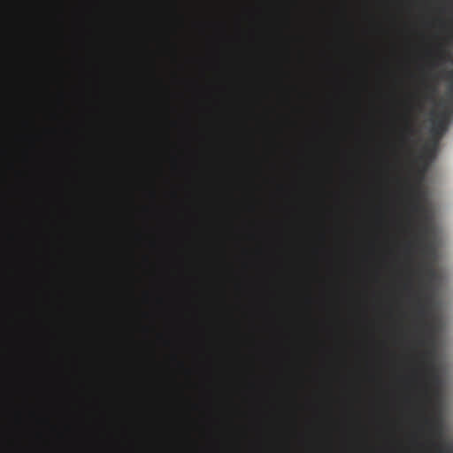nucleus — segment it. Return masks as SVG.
Masks as SVG:
<instances>
[{"instance_id":"f257e3e1","label":"nucleus","mask_w":453,"mask_h":453,"mask_svg":"<svg viewBox=\"0 0 453 453\" xmlns=\"http://www.w3.org/2000/svg\"><path fill=\"white\" fill-rule=\"evenodd\" d=\"M412 209L416 212H418L423 218V222L419 225L418 228L422 255L427 260V263H435L437 258V245L434 236V228L430 223L428 211L426 206L420 203H414Z\"/></svg>"},{"instance_id":"f03ea898","label":"nucleus","mask_w":453,"mask_h":453,"mask_svg":"<svg viewBox=\"0 0 453 453\" xmlns=\"http://www.w3.org/2000/svg\"><path fill=\"white\" fill-rule=\"evenodd\" d=\"M447 80L449 83L443 98L436 100L438 87L436 84L430 83L426 85V98L441 109H447L453 113V70L447 73Z\"/></svg>"},{"instance_id":"7ed1b4c3","label":"nucleus","mask_w":453,"mask_h":453,"mask_svg":"<svg viewBox=\"0 0 453 453\" xmlns=\"http://www.w3.org/2000/svg\"><path fill=\"white\" fill-rule=\"evenodd\" d=\"M452 112L445 109H433L431 111V128L430 133L434 140V146L437 145L439 140L442 137L448 129L449 119Z\"/></svg>"},{"instance_id":"20e7f679","label":"nucleus","mask_w":453,"mask_h":453,"mask_svg":"<svg viewBox=\"0 0 453 453\" xmlns=\"http://www.w3.org/2000/svg\"><path fill=\"white\" fill-rule=\"evenodd\" d=\"M433 301V296L430 294H426L423 301H418V313L422 317H426L430 312V306Z\"/></svg>"},{"instance_id":"39448f33","label":"nucleus","mask_w":453,"mask_h":453,"mask_svg":"<svg viewBox=\"0 0 453 453\" xmlns=\"http://www.w3.org/2000/svg\"><path fill=\"white\" fill-rule=\"evenodd\" d=\"M434 263L433 262L426 263L424 266V273L427 280V287H429L430 284H432V282L434 281L437 278V272L434 266Z\"/></svg>"},{"instance_id":"423d86ee","label":"nucleus","mask_w":453,"mask_h":453,"mask_svg":"<svg viewBox=\"0 0 453 453\" xmlns=\"http://www.w3.org/2000/svg\"><path fill=\"white\" fill-rule=\"evenodd\" d=\"M428 376L430 378L431 382L434 385H438L439 384V382H440V376H439L438 371H437L436 367L434 365V364H431L429 365Z\"/></svg>"},{"instance_id":"0eeeda50","label":"nucleus","mask_w":453,"mask_h":453,"mask_svg":"<svg viewBox=\"0 0 453 453\" xmlns=\"http://www.w3.org/2000/svg\"><path fill=\"white\" fill-rule=\"evenodd\" d=\"M429 426H430L431 430L433 431V433L435 435H441V434L442 426H441V422L438 418H434L433 420H430L429 421Z\"/></svg>"},{"instance_id":"6e6552de","label":"nucleus","mask_w":453,"mask_h":453,"mask_svg":"<svg viewBox=\"0 0 453 453\" xmlns=\"http://www.w3.org/2000/svg\"><path fill=\"white\" fill-rule=\"evenodd\" d=\"M426 329L427 331L428 341L433 342L434 334L437 331L435 324L434 322L426 324Z\"/></svg>"},{"instance_id":"1a4fd4ad","label":"nucleus","mask_w":453,"mask_h":453,"mask_svg":"<svg viewBox=\"0 0 453 453\" xmlns=\"http://www.w3.org/2000/svg\"><path fill=\"white\" fill-rule=\"evenodd\" d=\"M452 10H453V0H452ZM443 27L450 38H453V17L447 23H443Z\"/></svg>"},{"instance_id":"9d476101","label":"nucleus","mask_w":453,"mask_h":453,"mask_svg":"<svg viewBox=\"0 0 453 453\" xmlns=\"http://www.w3.org/2000/svg\"><path fill=\"white\" fill-rule=\"evenodd\" d=\"M442 55H443L442 49L441 46H439L436 50V56L441 58L442 57Z\"/></svg>"},{"instance_id":"9b49d317","label":"nucleus","mask_w":453,"mask_h":453,"mask_svg":"<svg viewBox=\"0 0 453 453\" xmlns=\"http://www.w3.org/2000/svg\"><path fill=\"white\" fill-rule=\"evenodd\" d=\"M437 452L438 453H448V450L441 446H437Z\"/></svg>"},{"instance_id":"f8f14e48","label":"nucleus","mask_w":453,"mask_h":453,"mask_svg":"<svg viewBox=\"0 0 453 453\" xmlns=\"http://www.w3.org/2000/svg\"><path fill=\"white\" fill-rule=\"evenodd\" d=\"M407 131H408L409 133L412 134V133L414 132V129H413L411 127L408 126V127H407Z\"/></svg>"}]
</instances>
